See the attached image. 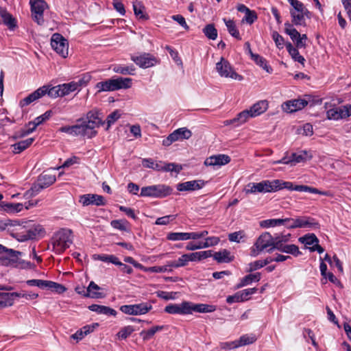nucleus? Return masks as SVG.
Returning a JSON list of instances; mask_svg holds the SVG:
<instances>
[{
	"label": "nucleus",
	"mask_w": 351,
	"mask_h": 351,
	"mask_svg": "<svg viewBox=\"0 0 351 351\" xmlns=\"http://www.w3.org/2000/svg\"><path fill=\"white\" fill-rule=\"evenodd\" d=\"M256 340V337L254 335H244L240 337L239 340H238L237 342L239 344L240 347L245 345L252 344L254 342H255Z\"/></svg>",
	"instance_id": "obj_56"
},
{
	"label": "nucleus",
	"mask_w": 351,
	"mask_h": 351,
	"mask_svg": "<svg viewBox=\"0 0 351 351\" xmlns=\"http://www.w3.org/2000/svg\"><path fill=\"white\" fill-rule=\"evenodd\" d=\"M175 141L189 139L192 136V132L186 128H180L171 133Z\"/></svg>",
	"instance_id": "obj_34"
},
{
	"label": "nucleus",
	"mask_w": 351,
	"mask_h": 351,
	"mask_svg": "<svg viewBox=\"0 0 351 351\" xmlns=\"http://www.w3.org/2000/svg\"><path fill=\"white\" fill-rule=\"evenodd\" d=\"M290 14L292 18V25H302L305 26V19L304 17L306 16L307 18H309L308 16L310 12H295V10H290Z\"/></svg>",
	"instance_id": "obj_28"
},
{
	"label": "nucleus",
	"mask_w": 351,
	"mask_h": 351,
	"mask_svg": "<svg viewBox=\"0 0 351 351\" xmlns=\"http://www.w3.org/2000/svg\"><path fill=\"white\" fill-rule=\"evenodd\" d=\"M286 48L294 61L298 62L303 66L304 65L306 60L300 54L297 48L294 47L291 43H287L286 44Z\"/></svg>",
	"instance_id": "obj_35"
},
{
	"label": "nucleus",
	"mask_w": 351,
	"mask_h": 351,
	"mask_svg": "<svg viewBox=\"0 0 351 351\" xmlns=\"http://www.w3.org/2000/svg\"><path fill=\"white\" fill-rule=\"evenodd\" d=\"M132 81V80L129 77H118L117 78H111L97 83L95 88L97 90V93L126 89L131 87Z\"/></svg>",
	"instance_id": "obj_2"
},
{
	"label": "nucleus",
	"mask_w": 351,
	"mask_h": 351,
	"mask_svg": "<svg viewBox=\"0 0 351 351\" xmlns=\"http://www.w3.org/2000/svg\"><path fill=\"white\" fill-rule=\"evenodd\" d=\"M60 86L62 88V94H63L64 96L69 95L70 93L75 90H77L76 88L75 81L60 84Z\"/></svg>",
	"instance_id": "obj_58"
},
{
	"label": "nucleus",
	"mask_w": 351,
	"mask_h": 351,
	"mask_svg": "<svg viewBox=\"0 0 351 351\" xmlns=\"http://www.w3.org/2000/svg\"><path fill=\"white\" fill-rule=\"evenodd\" d=\"M278 182L277 180H263L258 183L251 182L247 185L245 193H271L276 191L278 189Z\"/></svg>",
	"instance_id": "obj_8"
},
{
	"label": "nucleus",
	"mask_w": 351,
	"mask_h": 351,
	"mask_svg": "<svg viewBox=\"0 0 351 351\" xmlns=\"http://www.w3.org/2000/svg\"><path fill=\"white\" fill-rule=\"evenodd\" d=\"M212 256L213 258L219 263H230L234 260V256L231 255L230 252L228 250H223L221 251L215 252Z\"/></svg>",
	"instance_id": "obj_30"
},
{
	"label": "nucleus",
	"mask_w": 351,
	"mask_h": 351,
	"mask_svg": "<svg viewBox=\"0 0 351 351\" xmlns=\"http://www.w3.org/2000/svg\"><path fill=\"white\" fill-rule=\"evenodd\" d=\"M274 237V247L278 248V245H285L287 243L291 237V234H276Z\"/></svg>",
	"instance_id": "obj_52"
},
{
	"label": "nucleus",
	"mask_w": 351,
	"mask_h": 351,
	"mask_svg": "<svg viewBox=\"0 0 351 351\" xmlns=\"http://www.w3.org/2000/svg\"><path fill=\"white\" fill-rule=\"evenodd\" d=\"M256 288H249L240 291H239L240 294V299L242 300V302L247 300L250 298V296L256 293Z\"/></svg>",
	"instance_id": "obj_62"
},
{
	"label": "nucleus",
	"mask_w": 351,
	"mask_h": 351,
	"mask_svg": "<svg viewBox=\"0 0 351 351\" xmlns=\"http://www.w3.org/2000/svg\"><path fill=\"white\" fill-rule=\"evenodd\" d=\"M173 189L165 184L152 185L141 189L140 196L163 198L172 193Z\"/></svg>",
	"instance_id": "obj_7"
},
{
	"label": "nucleus",
	"mask_w": 351,
	"mask_h": 351,
	"mask_svg": "<svg viewBox=\"0 0 351 351\" xmlns=\"http://www.w3.org/2000/svg\"><path fill=\"white\" fill-rule=\"evenodd\" d=\"M204 184V181L201 180H191L178 184L176 189L179 191H193L202 189Z\"/></svg>",
	"instance_id": "obj_21"
},
{
	"label": "nucleus",
	"mask_w": 351,
	"mask_h": 351,
	"mask_svg": "<svg viewBox=\"0 0 351 351\" xmlns=\"http://www.w3.org/2000/svg\"><path fill=\"white\" fill-rule=\"evenodd\" d=\"M298 228H308V229H319L320 227L319 223L313 218L302 216L295 218Z\"/></svg>",
	"instance_id": "obj_20"
},
{
	"label": "nucleus",
	"mask_w": 351,
	"mask_h": 351,
	"mask_svg": "<svg viewBox=\"0 0 351 351\" xmlns=\"http://www.w3.org/2000/svg\"><path fill=\"white\" fill-rule=\"evenodd\" d=\"M88 309L91 311L95 312L98 314H103L106 315H113L115 316L117 315V311L106 306L99 305V304H92L88 306Z\"/></svg>",
	"instance_id": "obj_29"
},
{
	"label": "nucleus",
	"mask_w": 351,
	"mask_h": 351,
	"mask_svg": "<svg viewBox=\"0 0 351 351\" xmlns=\"http://www.w3.org/2000/svg\"><path fill=\"white\" fill-rule=\"evenodd\" d=\"M254 246L255 249H252V256H256L265 250L271 253L276 250V247H274V237L269 232H265L258 237Z\"/></svg>",
	"instance_id": "obj_4"
},
{
	"label": "nucleus",
	"mask_w": 351,
	"mask_h": 351,
	"mask_svg": "<svg viewBox=\"0 0 351 351\" xmlns=\"http://www.w3.org/2000/svg\"><path fill=\"white\" fill-rule=\"evenodd\" d=\"M324 108L327 110L326 116L329 120H339L351 115V105L337 107L331 103L326 102Z\"/></svg>",
	"instance_id": "obj_5"
},
{
	"label": "nucleus",
	"mask_w": 351,
	"mask_h": 351,
	"mask_svg": "<svg viewBox=\"0 0 351 351\" xmlns=\"http://www.w3.org/2000/svg\"><path fill=\"white\" fill-rule=\"evenodd\" d=\"M163 328L164 326H155L147 330H142L139 335L144 341H147L151 339L157 332L163 330Z\"/></svg>",
	"instance_id": "obj_39"
},
{
	"label": "nucleus",
	"mask_w": 351,
	"mask_h": 351,
	"mask_svg": "<svg viewBox=\"0 0 351 351\" xmlns=\"http://www.w3.org/2000/svg\"><path fill=\"white\" fill-rule=\"evenodd\" d=\"M283 224L282 219H270L261 221L260 222V226L264 228H268L270 227H275L281 226Z\"/></svg>",
	"instance_id": "obj_49"
},
{
	"label": "nucleus",
	"mask_w": 351,
	"mask_h": 351,
	"mask_svg": "<svg viewBox=\"0 0 351 351\" xmlns=\"http://www.w3.org/2000/svg\"><path fill=\"white\" fill-rule=\"evenodd\" d=\"M90 80L91 76L89 74H84L77 81L75 82L77 89L86 86Z\"/></svg>",
	"instance_id": "obj_63"
},
{
	"label": "nucleus",
	"mask_w": 351,
	"mask_h": 351,
	"mask_svg": "<svg viewBox=\"0 0 351 351\" xmlns=\"http://www.w3.org/2000/svg\"><path fill=\"white\" fill-rule=\"evenodd\" d=\"M0 16L3 19L4 25L10 29H14L16 27V21L5 8L0 7Z\"/></svg>",
	"instance_id": "obj_26"
},
{
	"label": "nucleus",
	"mask_w": 351,
	"mask_h": 351,
	"mask_svg": "<svg viewBox=\"0 0 351 351\" xmlns=\"http://www.w3.org/2000/svg\"><path fill=\"white\" fill-rule=\"evenodd\" d=\"M135 67L131 66L115 65L113 67V71L122 75H134Z\"/></svg>",
	"instance_id": "obj_44"
},
{
	"label": "nucleus",
	"mask_w": 351,
	"mask_h": 351,
	"mask_svg": "<svg viewBox=\"0 0 351 351\" xmlns=\"http://www.w3.org/2000/svg\"><path fill=\"white\" fill-rule=\"evenodd\" d=\"M32 16L35 22L41 25L44 23L43 12L47 8L44 0H30Z\"/></svg>",
	"instance_id": "obj_12"
},
{
	"label": "nucleus",
	"mask_w": 351,
	"mask_h": 351,
	"mask_svg": "<svg viewBox=\"0 0 351 351\" xmlns=\"http://www.w3.org/2000/svg\"><path fill=\"white\" fill-rule=\"evenodd\" d=\"M45 89L38 88L31 94H29L27 97H25L20 101V105L23 107L27 106L32 103L33 101L41 98L44 95H45Z\"/></svg>",
	"instance_id": "obj_24"
},
{
	"label": "nucleus",
	"mask_w": 351,
	"mask_h": 351,
	"mask_svg": "<svg viewBox=\"0 0 351 351\" xmlns=\"http://www.w3.org/2000/svg\"><path fill=\"white\" fill-rule=\"evenodd\" d=\"M48 280H39V279H32L28 280L26 283L29 286H36L40 289H47Z\"/></svg>",
	"instance_id": "obj_61"
},
{
	"label": "nucleus",
	"mask_w": 351,
	"mask_h": 351,
	"mask_svg": "<svg viewBox=\"0 0 351 351\" xmlns=\"http://www.w3.org/2000/svg\"><path fill=\"white\" fill-rule=\"evenodd\" d=\"M187 254L188 261H200L213 256L211 250L192 252Z\"/></svg>",
	"instance_id": "obj_32"
},
{
	"label": "nucleus",
	"mask_w": 351,
	"mask_h": 351,
	"mask_svg": "<svg viewBox=\"0 0 351 351\" xmlns=\"http://www.w3.org/2000/svg\"><path fill=\"white\" fill-rule=\"evenodd\" d=\"M40 88L45 89V95L47 94L50 97L56 98L58 97H64L62 94V88L60 85L50 87V86H43Z\"/></svg>",
	"instance_id": "obj_40"
},
{
	"label": "nucleus",
	"mask_w": 351,
	"mask_h": 351,
	"mask_svg": "<svg viewBox=\"0 0 351 351\" xmlns=\"http://www.w3.org/2000/svg\"><path fill=\"white\" fill-rule=\"evenodd\" d=\"M112 228L122 231H127V227L129 224L125 219L112 220L110 223Z\"/></svg>",
	"instance_id": "obj_57"
},
{
	"label": "nucleus",
	"mask_w": 351,
	"mask_h": 351,
	"mask_svg": "<svg viewBox=\"0 0 351 351\" xmlns=\"http://www.w3.org/2000/svg\"><path fill=\"white\" fill-rule=\"evenodd\" d=\"M79 202L84 206L96 205L104 206L106 204V201L101 195L97 194H85L80 197Z\"/></svg>",
	"instance_id": "obj_17"
},
{
	"label": "nucleus",
	"mask_w": 351,
	"mask_h": 351,
	"mask_svg": "<svg viewBox=\"0 0 351 351\" xmlns=\"http://www.w3.org/2000/svg\"><path fill=\"white\" fill-rule=\"evenodd\" d=\"M252 59L267 73H271L272 69L268 66L266 60L258 54L252 53Z\"/></svg>",
	"instance_id": "obj_43"
},
{
	"label": "nucleus",
	"mask_w": 351,
	"mask_h": 351,
	"mask_svg": "<svg viewBox=\"0 0 351 351\" xmlns=\"http://www.w3.org/2000/svg\"><path fill=\"white\" fill-rule=\"evenodd\" d=\"M73 243V232L70 229L62 228L56 232L52 239L51 244L53 250L57 254L65 251Z\"/></svg>",
	"instance_id": "obj_3"
},
{
	"label": "nucleus",
	"mask_w": 351,
	"mask_h": 351,
	"mask_svg": "<svg viewBox=\"0 0 351 351\" xmlns=\"http://www.w3.org/2000/svg\"><path fill=\"white\" fill-rule=\"evenodd\" d=\"M131 60L139 67L147 69L156 65L158 61L152 54L149 53H143L140 55H132Z\"/></svg>",
	"instance_id": "obj_15"
},
{
	"label": "nucleus",
	"mask_w": 351,
	"mask_h": 351,
	"mask_svg": "<svg viewBox=\"0 0 351 351\" xmlns=\"http://www.w3.org/2000/svg\"><path fill=\"white\" fill-rule=\"evenodd\" d=\"M56 180L55 175L44 171L38 176L36 183L32 186L30 190L26 192V195L30 197L37 195L42 189L53 184Z\"/></svg>",
	"instance_id": "obj_6"
},
{
	"label": "nucleus",
	"mask_w": 351,
	"mask_h": 351,
	"mask_svg": "<svg viewBox=\"0 0 351 351\" xmlns=\"http://www.w3.org/2000/svg\"><path fill=\"white\" fill-rule=\"evenodd\" d=\"M47 289L53 290L58 293H62L66 290L64 285L50 280H48Z\"/></svg>",
	"instance_id": "obj_54"
},
{
	"label": "nucleus",
	"mask_w": 351,
	"mask_h": 351,
	"mask_svg": "<svg viewBox=\"0 0 351 351\" xmlns=\"http://www.w3.org/2000/svg\"><path fill=\"white\" fill-rule=\"evenodd\" d=\"M152 309L150 303L142 302L136 304L123 305L120 307V310L128 315H141L148 313Z\"/></svg>",
	"instance_id": "obj_13"
},
{
	"label": "nucleus",
	"mask_w": 351,
	"mask_h": 351,
	"mask_svg": "<svg viewBox=\"0 0 351 351\" xmlns=\"http://www.w3.org/2000/svg\"><path fill=\"white\" fill-rule=\"evenodd\" d=\"M307 152L302 151L300 153H293L291 154L293 165L296 163L304 162L307 158Z\"/></svg>",
	"instance_id": "obj_60"
},
{
	"label": "nucleus",
	"mask_w": 351,
	"mask_h": 351,
	"mask_svg": "<svg viewBox=\"0 0 351 351\" xmlns=\"http://www.w3.org/2000/svg\"><path fill=\"white\" fill-rule=\"evenodd\" d=\"M216 70L221 77H230L239 81L243 80V77L236 73L229 62L223 57H221L220 61L216 64Z\"/></svg>",
	"instance_id": "obj_11"
},
{
	"label": "nucleus",
	"mask_w": 351,
	"mask_h": 351,
	"mask_svg": "<svg viewBox=\"0 0 351 351\" xmlns=\"http://www.w3.org/2000/svg\"><path fill=\"white\" fill-rule=\"evenodd\" d=\"M121 116V111L119 110H116L110 113L106 119L107 128L106 130H108L109 128L114 124Z\"/></svg>",
	"instance_id": "obj_50"
},
{
	"label": "nucleus",
	"mask_w": 351,
	"mask_h": 351,
	"mask_svg": "<svg viewBox=\"0 0 351 351\" xmlns=\"http://www.w3.org/2000/svg\"><path fill=\"white\" fill-rule=\"evenodd\" d=\"M230 157L226 154L213 155L207 158L204 161L206 166H222L230 162Z\"/></svg>",
	"instance_id": "obj_19"
},
{
	"label": "nucleus",
	"mask_w": 351,
	"mask_h": 351,
	"mask_svg": "<svg viewBox=\"0 0 351 351\" xmlns=\"http://www.w3.org/2000/svg\"><path fill=\"white\" fill-rule=\"evenodd\" d=\"M0 264L3 266H12L19 263V255L21 252L9 249L3 246V250H0Z\"/></svg>",
	"instance_id": "obj_10"
},
{
	"label": "nucleus",
	"mask_w": 351,
	"mask_h": 351,
	"mask_svg": "<svg viewBox=\"0 0 351 351\" xmlns=\"http://www.w3.org/2000/svg\"><path fill=\"white\" fill-rule=\"evenodd\" d=\"M276 250L280 251V252L290 254L295 257L302 254L299 247L294 244L278 245V248Z\"/></svg>",
	"instance_id": "obj_31"
},
{
	"label": "nucleus",
	"mask_w": 351,
	"mask_h": 351,
	"mask_svg": "<svg viewBox=\"0 0 351 351\" xmlns=\"http://www.w3.org/2000/svg\"><path fill=\"white\" fill-rule=\"evenodd\" d=\"M99 115L100 113L98 110H92L86 113V118L77 119V123H80L83 128L84 137L88 138H93L97 134L95 129L105 124L106 122L102 121Z\"/></svg>",
	"instance_id": "obj_1"
},
{
	"label": "nucleus",
	"mask_w": 351,
	"mask_h": 351,
	"mask_svg": "<svg viewBox=\"0 0 351 351\" xmlns=\"http://www.w3.org/2000/svg\"><path fill=\"white\" fill-rule=\"evenodd\" d=\"M189 314H191L193 311L198 313H211L216 310L215 306L206 304H194L188 302Z\"/></svg>",
	"instance_id": "obj_23"
},
{
	"label": "nucleus",
	"mask_w": 351,
	"mask_h": 351,
	"mask_svg": "<svg viewBox=\"0 0 351 351\" xmlns=\"http://www.w3.org/2000/svg\"><path fill=\"white\" fill-rule=\"evenodd\" d=\"M51 47L62 57L66 58L68 56L69 43L61 34H53L51 39Z\"/></svg>",
	"instance_id": "obj_14"
},
{
	"label": "nucleus",
	"mask_w": 351,
	"mask_h": 351,
	"mask_svg": "<svg viewBox=\"0 0 351 351\" xmlns=\"http://www.w3.org/2000/svg\"><path fill=\"white\" fill-rule=\"evenodd\" d=\"M223 21L226 23L228 31L229 34L237 38V40H241V37L240 36L239 32L237 28V26L234 22L232 20H227L226 19H223Z\"/></svg>",
	"instance_id": "obj_41"
},
{
	"label": "nucleus",
	"mask_w": 351,
	"mask_h": 351,
	"mask_svg": "<svg viewBox=\"0 0 351 351\" xmlns=\"http://www.w3.org/2000/svg\"><path fill=\"white\" fill-rule=\"evenodd\" d=\"M268 108V102L266 100H261L255 103L250 109L253 117L264 113Z\"/></svg>",
	"instance_id": "obj_27"
},
{
	"label": "nucleus",
	"mask_w": 351,
	"mask_h": 351,
	"mask_svg": "<svg viewBox=\"0 0 351 351\" xmlns=\"http://www.w3.org/2000/svg\"><path fill=\"white\" fill-rule=\"evenodd\" d=\"M28 224L29 222H25ZM22 228H26L25 231L17 233V239L21 241H25L29 239H34L37 237L43 236L45 230L40 225L33 224L32 226L25 225Z\"/></svg>",
	"instance_id": "obj_9"
},
{
	"label": "nucleus",
	"mask_w": 351,
	"mask_h": 351,
	"mask_svg": "<svg viewBox=\"0 0 351 351\" xmlns=\"http://www.w3.org/2000/svg\"><path fill=\"white\" fill-rule=\"evenodd\" d=\"M167 239L169 241H186L188 232H170L167 234Z\"/></svg>",
	"instance_id": "obj_51"
},
{
	"label": "nucleus",
	"mask_w": 351,
	"mask_h": 351,
	"mask_svg": "<svg viewBox=\"0 0 351 351\" xmlns=\"http://www.w3.org/2000/svg\"><path fill=\"white\" fill-rule=\"evenodd\" d=\"M204 35L210 40H215L217 37V30L214 24H208L202 29Z\"/></svg>",
	"instance_id": "obj_45"
},
{
	"label": "nucleus",
	"mask_w": 351,
	"mask_h": 351,
	"mask_svg": "<svg viewBox=\"0 0 351 351\" xmlns=\"http://www.w3.org/2000/svg\"><path fill=\"white\" fill-rule=\"evenodd\" d=\"M51 110H47L43 114L36 117L33 121H29V125H32V128L21 130L19 136L23 137L34 132L37 126L42 124L46 120H48L51 117Z\"/></svg>",
	"instance_id": "obj_18"
},
{
	"label": "nucleus",
	"mask_w": 351,
	"mask_h": 351,
	"mask_svg": "<svg viewBox=\"0 0 351 351\" xmlns=\"http://www.w3.org/2000/svg\"><path fill=\"white\" fill-rule=\"evenodd\" d=\"M134 14L140 19L147 20L149 16L144 14L145 7L141 1H136L133 3Z\"/></svg>",
	"instance_id": "obj_42"
},
{
	"label": "nucleus",
	"mask_w": 351,
	"mask_h": 351,
	"mask_svg": "<svg viewBox=\"0 0 351 351\" xmlns=\"http://www.w3.org/2000/svg\"><path fill=\"white\" fill-rule=\"evenodd\" d=\"M261 278V274L259 272L248 274L244 276L241 282L237 285V288H241L251 284L252 282H258Z\"/></svg>",
	"instance_id": "obj_36"
},
{
	"label": "nucleus",
	"mask_w": 351,
	"mask_h": 351,
	"mask_svg": "<svg viewBox=\"0 0 351 351\" xmlns=\"http://www.w3.org/2000/svg\"><path fill=\"white\" fill-rule=\"evenodd\" d=\"M250 117H253L251 114L249 110H245L241 112L240 113H239L235 118H234L231 120L227 121V124L237 123L236 125L238 126V125H241V124L245 123L246 121H247V120Z\"/></svg>",
	"instance_id": "obj_33"
},
{
	"label": "nucleus",
	"mask_w": 351,
	"mask_h": 351,
	"mask_svg": "<svg viewBox=\"0 0 351 351\" xmlns=\"http://www.w3.org/2000/svg\"><path fill=\"white\" fill-rule=\"evenodd\" d=\"M83 128L81 126L80 123L73 125H66L59 128L60 132L66 133L72 136H82L84 137V133L83 132Z\"/></svg>",
	"instance_id": "obj_25"
},
{
	"label": "nucleus",
	"mask_w": 351,
	"mask_h": 351,
	"mask_svg": "<svg viewBox=\"0 0 351 351\" xmlns=\"http://www.w3.org/2000/svg\"><path fill=\"white\" fill-rule=\"evenodd\" d=\"M134 331V328L132 326H127L121 328L119 332L117 334V336L120 339H127L133 332Z\"/></svg>",
	"instance_id": "obj_53"
},
{
	"label": "nucleus",
	"mask_w": 351,
	"mask_h": 351,
	"mask_svg": "<svg viewBox=\"0 0 351 351\" xmlns=\"http://www.w3.org/2000/svg\"><path fill=\"white\" fill-rule=\"evenodd\" d=\"M188 263H189V261H188L187 254H184L181 257H180L178 260L168 262L167 266H169L171 267L178 268V267L186 266L188 264Z\"/></svg>",
	"instance_id": "obj_48"
},
{
	"label": "nucleus",
	"mask_w": 351,
	"mask_h": 351,
	"mask_svg": "<svg viewBox=\"0 0 351 351\" xmlns=\"http://www.w3.org/2000/svg\"><path fill=\"white\" fill-rule=\"evenodd\" d=\"M278 182V189H276V191L281 190L282 189H287L290 191H297L296 188L298 186H302V185H293V184L291 182H283L280 180H276Z\"/></svg>",
	"instance_id": "obj_59"
},
{
	"label": "nucleus",
	"mask_w": 351,
	"mask_h": 351,
	"mask_svg": "<svg viewBox=\"0 0 351 351\" xmlns=\"http://www.w3.org/2000/svg\"><path fill=\"white\" fill-rule=\"evenodd\" d=\"M285 33L290 36L293 41H295L297 38H299L300 36H301L298 31L293 27V25L289 22L285 23Z\"/></svg>",
	"instance_id": "obj_47"
},
{
	"label": "nucleus",
	"mask_w": 351,
	"mask_h": 351,
	"mask_svg": "<svg viewBox=\"0 0 351 351\" xmlns=\"http://www.w3.org/2000/svg\"><path fill=\"white\" fill-rule=\"evenodd\" d=\"M188 302L184 301L180 304H170L165 306V312L169 314H179V315H187L189 314L188 311Z\"/></svg>",
	"instance_id": "obj_22"
},
{
	"label": "nucleus",
	"mask_w": 351,
	"mask_h": 351,
	"mask_svg": "<svg viewBox=\"0 0 351 351\" xmlns=\"http://www.w3.org/2000/svg\"><path fill=\"white\" fill-rule=\"evenodd\" d=\"M88 290H90V293H91V294L95 293L98 295H100V297H90V298L100 299V298H104L105 297V295L103 293L99 291L100 289H101V288L100 287H99L93 281H91L89 283V285L88 286Z\"/></svg>",
	"instance_id": "obj_55"
},
{
	"label": "nucleus",
	"mask_w": 351,
	"mask_h": 351,
	"mask_svg": "<svg viewBox=\"0 0 351 351\" xmlns=\"http://www.w3.org/2000/svg\"><path fill=\"white\" fill-rule=\"evenodd\" d=\"M298 241L301 243L305 244L306 245H313L315 243H319V239L313 233L306 234L303 237H300Z\"/></svg>",
	"instance_id": "obj_46"
},
{
	"label": "nucleus",
	"mask_w": 351,
	"mask_h": 351,
	"mask_svg": "<svg viewBox=\"0 0 351 351\" xmlns=\"http://www.w3.org/2000/svg\"><path fill=\"white\" fill-rule=\"evenodd\" d=\"M305 97H307L308 99H295L284 102L282 104L283 111L287 113H292L303 109L308 105L311 98V95H305Z\"/></svg>",
	"instance_id": "obj_16"
},
{
	"label": "nucleus",
	"mask_w": 351,
	"mask_h": 351,
	"mask_svg": "<svg viewBox=\"0 0 351 351\" xmlns=\"http://www.w3.org/2000/svg\"><path fill=\"white\" fill-rule=\"evenodd\" d=\"M34 138H29L12 145V147H13V153L20 154L21 152L26 149L27 147H29L34 142Z\"/></svg>",
	"instance_id": "obj_38"
},
{
	"label": "nucleus",
	"mask_w": 351,
	"mask_h": 351,
	"mask_svg": "<svg viewBox=\"0 0 351 351\" xmlns=\"http://www.w3.org/2000/svg\"><path fill=\"white\" fill-rule=\"evenodd\" d=\"M15 295H16V292L0 293V302L2 303V305L1 304L0 307L4 308L12 306Z\"/></svg>",
	"instance_id": "obj_37"
},
{
	"label": "nucleus",
	"mask_w": 351,
	"mask_h": 351,
	"mask_svg": "<svg viewBox=\"0 0 351 351\" xmlns=\"http://www.w3.org/2000/svg\"><path fill=\"white\" fill-rule=\"evenodd\" d=\"M257 19V14L255 11L250 10L245 15L242 21H245L251 25Z\"/></svg>",
	"instance_id": "obj_64"
}]
</instances>
